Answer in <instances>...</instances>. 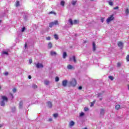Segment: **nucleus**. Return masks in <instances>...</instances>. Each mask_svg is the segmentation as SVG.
Instances as JSON below:
<instances>
[{
    "label": "nucleus",
    "mask_w": 129,
    "mask_h": 129,
    "mask_svg": "<svg viewBox=\"0 0 129 129\" xmlns=\"http://www.w3.org/2000/svg\"><path fill=\"white\" fill-rule=\"evenodd\" d=\"M128 90H129V85H128Z\"/></svg>",
    "instance_id": "680f3d73"
},
{
    "label": "nucleus",
    "mask_w": 129,
    "mask_h": 129,
    "mask_svg": "<svg viewBox=\"0 0 129 129\" xmlns=\"http://www.w3.org/2000/svg\"><path fill=\"white\" fill-rule=\"evenodd\" d=\"M13 92H14V93H15V92H17V89L14 88L13 89Z\"/></svg>",
    "instance_id": "a19ab883"
},
{
    "label": "nucleus",
    "mask_w": 129,
    "mask_h": 129,
    "mask_svg": "<svg viewBox=\"0 0 129 129\" xmlns=\"http://www.w3.org/2000/svg\"><path fill=\"white\" fill-rule=\"evenodd\" d=\"M50 55L51 56H56V55H57V52L55 51H50Z\"/></svg>",
    "instance_id": "9d476101"
},
{
    "label": "nucleus",
    "mask_w": 129,
    "mask_h": 129,
    "mask_svg": "<svg viewBox=\"0 0 129 129\" xmlns=\"http://www.w3.org/2000/svg\"><path fill=\"white\" fill-rule=\"evenodd\" d=\"M68 69H69L70 70H72V69H74V67L72 66L71 64H69L67 66Z\"/></svg>",
    "instance_id": "f8f14e48"
},
{
    "label": "nucleus",
    "mask_w": 129,
    "mask_h": 129,
    "mask_svg": "<svg viewBox=\"0 0 129 129\" xmlns=\"http://www.w3.org/2000/svg\"><path fill=\"white\" fill-rule=\"evenodd\" d=\"M78 89H79V90H81L82 89V86H80L79 87Z\"/></svg>",
    "instance_id": "8fccbe9b"
},
{
    "label": "nucleus",
    "mask_w": 129,
    "mask_h": 129,
    "mask_svg": "<svg viewBox=\"0 0 129 129\" xmlns=\"http://www.w3.org/2000/svg\"><path fill=\"white\" fill-rule=\"evenodd\" d=\"M113 20H114V17H113V14H112L110 16V17H109L107 20H106V22L107 23H110V22H111V21H113Z\"/></svg>",
    "instance_id": "7ed1b4c3"
},
{
    "label": "nucleus",
    "mask_w": 129,
    "mask_h": 129,
    "mask_svg": "<svg viewBox=\"0 0 129 129\" xmlns=\"http://www.w3.org/2000/svg\"><path fill=\"white\" fill-rule=\"evenodd\" d=\"M46 40H47L48 41L51 40V37L50 36H48L47 37H46Z\"/></svg>",
    "instance_id": "79ce46f5"
},
{
    "label": "nucleus",
    "mask_w": 129,
    "mask_h": 129,
    "mask_svg": "<svg viewBox=\"0 0 129 129\" xmlns=\"http://www.w3.org/2000/svg\"><path fill=\"white\" fill-rule=\"evenodd\" d=\"M32 88H33V89H37V88H38V86H37V85L33 84Z\"/></svg>",
    "instance_id": "4be33fe9"
},
{
    "label": "nucleus",
    "mask_w": 129,
    "mask_h": 129,
    "mask_svg": "<svg viewBox=\"0 0 129 129\" xmlns=\"http://www.w3.org/2000/svg\"><path fill=\"white\" fill-rule=\"evenodd\" d=\"M60 6H62V7H64V6H65V1H60Z\"/></svg>",
    "instance_id": "6ab92c4d"
},
{
    "label": "nucleus",
    "mask_w": 129,
    "mask_h": 129,
    "mask_svg": "<svg viewBox=\"0 0 129 129\" xmlns=\"http://www.w3.org/2000/svg\"><path fill=\"white\" fill-rule=\"evenodd\" d=\"M118 9H119L118 6L113 8V10H118Z\"/></svg>",
    "instance_id": "49530a36"
},
{
    "label": "nucleus",
    "mask_w": 129,
    "mask_h": 129,
    "mask_svg": "<svg viewBox=\"0 0 129 129\" xmlns=\"http://www.w3.org/2000/svg\"><path fill=\"white\" fill-rule=\"evenodd\" d=\"M76 84H77V81H76V79H72L68 82L69 87L71 86H72V87H75L76 86Z\"/></svg>",
    "instance_id": "f257e3e1"
},
{
    "label": "nucleus",
    "mask_w": 129,
    "mask_h": 129,
    "mask_svg": "<svg viewBox=\"0 0 129 129\" xmlns=\"http://www.w3.org/2000/svg\"><path fill=\"white\" fill-rule=\"evenodd\" d=\"M54 117H58V113H54L53 114Z\"/></svg>",
    "instance_id": "4c0bfd02"
},
{
    "label": "nucleus",
    "mask_w": 129,
    "mask_h": 129,
    "mask_svg": "<svg viewBox=\"0 0 129 129\" xmlns=\"http://www.w3.org/2000/svg\"><path fill=\"white\" fill-rule=\"evenodd\" d=\"M48 48L49 49H51L52 48V43L51 42H49L48 44Z\"/></svg>",
    "instance_id": "c85d7f7f"
},
{
    "label": "nucleus",
    "mask_w": 129,
    "mask_h": 129,
    "mask_svg": "<svg viewBox=\"0 0 129 129\" xmlns=\"http://www.w3.org/2000/svg\"><path fill=\"white\" fill-rule=\"evenodd\" d=\"M1 106H5L6 105V103H5V101H2L1 103Z\"/></svg>",
    "instance_id": "5701e85b"
},
{
    "label": "nucleus",
    "mask_w": 129,
    "mask_h": 129,
    "mask_svg": "<svg viewBox=\"0 0 129 129\" xmlns=\"http://www.w3.org/2000/svg\"><path fill=\"white\" fill-rule=\"evenodd\" d=\"M118 46L119 47L120 49H122V48H123V43L121 42V41H119L118 42Z\"/></svg>",
    "instance_id": "423d86ee"
},
{
    "label": "nucleus",
    "mask_w": 129,
    "mask_h": 129,
    "mask_svg": "<svg viewBox=\"0 0 129 129\" xmlns=\"http://www.w3.org/2000/svg\"><path fill=\"white\" fill-rule=\"evenodd\" d=\"M74 124H75V122H74V121H71L70 123V126H73V125H74Z\"/></svg>",
    "instance_id": "b1692460"
},
{
    "label": "nucleus",
    "mask_w": 129,
    "mask_h": 129,
    "mask_svg": "<svg viewBox=\"0 0 129 129\" xmlns=\"http://www.w3.org/2000/svg\"><path fill=\"white\" fill-rule=\"evenodd\" d=\"M2 55H7V56H8L9 52L6 51H3L2 52Z\"/></svg>",
    "instance_id": "2eb2a0df"
},
{
    "label": "nucleus",
    "mask_w": 129,
    "mask_h": 129,
    "mask_svg": "<svg viewBox=\"0 0 129 129\" xmlns=\"http://www.w3.org/2000/svg\"><path fill=\"white\" fill-rule=\"evenodd\" d=\"M2 98L3 101L7 102V101H8V100H9V99L6 96H2Z\"/></svg>",
    "instance_id": "6e6552de"
},
{
    "label": "nucleus",
    "mask_w": 129,
    "mask_h": 129,
    "mask_svg": "<svg viewBox=\"0 0 129 129\" xmlns=\"http://www.w3.org/2000/svg\"><path fill=\"white\" fill-rule=\"evenodd\" d=\"M128 14H129V10L128 9H126L125 10V14L126 16H128Z\"/></svg>",
    "instance_id": "c756f323"
},
{
    "label": "nucleus",
    "mask_w": 129,
    "mask_h": 129,
    "mask_svg": "<svg viewBox=\"0 0 129 129\" xmlns=\"http://www.w3.org/2000/svg\"><path fill=\"white\" fill-rule=\"evenodd\" d=\"M47 106L49 108H52L53 105L52 104V102H51V101H49L47 102Z\"/></svg>",
    "instance_id": "0eeeda50"
},
{
    "label": "nucleus",
    "mask_w": 129,
    "mask_h": 129,
    "mask_svg": "<svg viewBox=\"0 0 129 129\" xmlns=\"http://www.w3.org/2000/svg\"><path fill=\"white\" fill-rule=\"evenodd\" d=\"M26 30V27H23L22 28V30H21V32L22 33H23V32H25V30Z\"/></svg>",
    "instance_id": "72a5a7b5"
},
{
    "label": "nucleus",
    "mask_w": 129,
    "mask_h": 129,
    "mask_svg": "<svg viewBox=\"0 0 129 129\" xmlns=\"http://www.w3.org/2000/svg\"><path fill=\"white\" fill-rule=\"evenodd\" d=\"M2 89V87L0 86V89Z\"/></svg>",
    "instance_id": "e2e57ef3"
},
{
    "label": "nucleus",
    "mask_w": 129,
    "mask_h": 129,
    "mask_svg": "<svg viewBox=\"0 0 129 129\" xmlns=\"http://www.w3.org/2000/svg\"><path fill=\"white\" fill-rule=\"evenodd\" d=\"M108 78L111 80V81H113L114 79V77H113L112 76H109Z\"/></svg>",
    "instance_id": "aec40b11"
},
{
    "label": "nucleus",
    "mask_w": 129,
    "mask_h": 129,
    "mask_svg": "<svg viewBox=\"0 0 129 129\" xmlns=\"http://www.w3.org/2000/svg\"><path fill=\"white\" fill-rule=\"evenodd\" d=\"M49 14H54V15H56V13L54 12H53V11L50 12Z\"/></svg>",
    "instance_id": "09e8293b"
},
{
    "label": "nucleus",
    "mask_w": 129,
    "mask_h": 129,
    "mask_svg": "<svg viewBox=\"0 0 129 129\" xmlns=\"http://www.w3.org/2000/svg\"><path fill=\"white\" fill-rule=\"evenodd\" d=\"M83 129H87V127L83 128Z\"/></svg>",
    "instance_id": "bf43d9fd"
},
{
    "label": "nucleus",
    "mask_w": 129,
    "mask_h": 129,
    "mask_svg": "<svg viewBox=\"0 0 129 129\" xmlns=\"http://www.w3.org/2000/svg\"><path fill=\"white\" fill-rule=\"evenodd\" d=\"M54 39L55 40H59V37L58 36V35L57 34H54Z\"/></svg>",
    "instance_id": "bb28decb"
},
{
    "label": "nucleus",
    "mask_w": 129,
    "mask_h": 129,
    "mask_svg": "<svg viewBox=\"0 0 129 129\" xmlns=\"http://www.w3.org/2000/svg\"><path fill=\"white\" fill-rule=\"evenodd\" d=\"M101 100H102V97H100V98H99V101H101Z\"/></svg>",
    "instance_id": "4d7b16f0"
},
{
    "label": "nucleus",
    "mask_w": 129,
    "mask_h": 129,
    "mask_svg": "<svg viewBox=\"0 0 129 129\" xmlns=\"http://www.w3.org/2000/svg\"><path fill=\"white\" fill-rule=\"evenodd\" d=\"M73 59L74 62H75V63H76V57H75V55H74L73 56Z\"/></svg>",
    "instance_id": "473e14b6"
},
{
    "label": "nucleus",
    "mask_w": 129,
    "mask_h": 129,
    "mask_svg": "<svg viewBox=\"0 0 129 129\" xmlns=\"http://www.w3.org/2000/svg\"><path fill=\"white\" fill-rule=\"evenodd\" d=\"M126 59L128 62H129V54H128L126 57Z\"/></svg>",
    "instance_id": "37998d69"
},
{
    "label": "nucleus",
    "mask_w": 129,
    "mask_h": 129,
    "mask_svg": "<svg viewBox=\"0 0 129 129\" xmlns=\"http://www.w3.org/2000/svg\"><path fill=\"white\" fill-rule=\"evenodd\" d=\"M2 22H3V21L0 20V24H1V23H2Z\"/></svg>",
    "instance_id": "052dcab7"
},
{
    "label": "nucleus",
    "mask_w": 129,
    "mask_h": 129,
    "mask_svg": "<svg viewBox=\"0 0 129 129\" xmlns=\"http://www.w3.org/2000/svg\"><path fill=\"white\" fill-rule=\"evenodd\" d=\"M2 126H3V125L0 124V127H2Z\"/></svg>",
    "instance_id": "13d9d810"
},
{
    "label": "nucleus",
    "mask_w": 129,
    "mask_h": 129,
    "mask_svg": "<svg viewBox=\"0 0 129 129\" xmlns=\"http://www.w3.org/2000/svg\"><path fill=\"white\" fill-rule=\"evenodd\" d=\"M62 85L63 87H66V86H68V81L67 80H65L62 81Z\"/></svg>",
    "instance_id": "20e7f679"
},
{
    "label": "nucleus",
    "mask_w": 129,
    "mask_h": 129,
    "mask_svg": "<svg viewBox=\"0 0 129 129\" xmlns=\"http://www.w3.org/2000/svg\"><path fill=\"white\" fill-rule=\"evenodd\" d=\"M108 4L109 5V6H113V2L111 1H109Z\"/></svg>",
    "instance_id": "7c9ffc66"
},
{
    "label": "nucleus",
    "mask_w": 129,
    "mask_h": 129,
    "mask_svg": "<svg viewBox=\"0 0 129 129\" xmlns=\"http://www.w3.org/2000/svg\"><path fill=\"white\" fill-rule=\"evenodd\" d=\"M71 4H72V6H75L76 5V4H77V1H72L71 2Z\"/></svg>",
    "instance_id": "a211bd4d"
},
{
    "label": "nucleus",
    "mask_w": 129,
    "mask_h": 129,
    "mask_svg": "<svg viewBox=\"0 0 129 129\" xmlns=\"http://www.w3.org/2000/svg\"><path fill=\"white\" fill-rule=\"evenodd\" d=\"M103 96V93H99L97 95V97H102Z\"/></svg>",
    "instance_id": "ddd939ff"
},
{
    "label": "nucleus",
    "mask_w": 129,
    "mask_h": 129,
    "mask_svg": "<svg viewBox=\"0 0 129 129\" xmlns=\"http://www.w3.org/2000/svg\"><path fill=\"white\" fill-rule=\"evenodd\" d=\"M5 75H6V76L9 75V73L8 72H5Z\"/></svg>",
    "instance_id": "3c124183"
},
{
    "label": "nucleus",
    "mask_w": 129,
    "mask_h": 129,
    "mask_svg": "<svg viewBox=\"0 0 129 129\" xmlns=\"http://www.w3.org/2000/svg\"><path fill=\"white\" fill-rule=\"evenodd\" d=\"M11 110H12V112H13V113H15V112H16V110H17V109H16V107L15 106L12 107Z\"/></svg>",
    "instance_id": "9b49d317"
},
{
    "label": "nucleus",
    "mask_w": 129,
    "mask_h": 129,
    "mask_svg": "<svg viewBox=\"0 0 129 129\" xmlns=\"http://www.w3.org/2000/svg\"><path fill=\"white\" fill-rule=\"evenodd\" d=\"M120 108V106L119 105H116L115 106V109H117V110H118V109H119Z\"/></svg>",
    "instance_id": "393cba45"
},
{
    "label": "nucleus",
    "mask_w": 129,
    "mask_h": 129,
    "mask_svg": "<svg viewBox=\"0 0 129 129\" xmlns=\"http://www.w3.org/2000/svg\"><path fill=\"white\" fill-rule=\"evenodd\" d=\"M10 94L12 96V99L14 98V95H13V94H12V93H10Z\"/></svg>",
    "instance_id": "864d4df0"
},
{
    "label": "nucleus",
    "mask_w": 129,
    "mask_h": 129,
    "mask_svg": "<svg viewBox=\"0 0 129 129\" xmlns=\"http://www.w3.org/2000/svg\"><path fill=\"white\" fill-rule=\"evenodd\" d=\"M27 43H26V44H25V49L27 48Z\"/></svg>",
    "instance_id": "6e6d98bb"
},
{
    "label": "nucleus",
    "mask_w": 129,
    "mask_h": 129,
    "mask_svg": "<svg viewBox=\"0 0 129 129\" xmlns=\"http://www.w3.org/2000/svg\"><path fill=\"white\" fill-rule=\"evenodd\" d=\"M69 24L71 25V26H73V21L72 19H70L68 21Z\"/></svg>",
    "instance_id": "4468645a"
},
{
    "label": "nucleus",
    "mask_w": 129,
    "mask_h": 129,
    "mask_svg": "<svg viewBox=\"0 0 129 129\" xmlns=\"http://www.w3.org/2000/svg\"><path fill=\"white\" fill-rule=\"evenodd\" d=\"M29 63L30 64H32L33 63V60L31 59H29Z\"/></svg>",
    "instance_id": "de8ad7c7"
},
{
    "label": "nucleus",
    "mask_w": 129,
    "mask_h": 129,
    "mask_svg": "<svg viewBox=\"0 0 129 129\" xmlns=\"http://www.w3.org/2000/svg\"><path fill=\"white\" fill-rule=\"evenodd\" d=\"M36 68H37L38 69H40V68H44V65L39 62L36 64Z\"/></svg>",
    "instance_id": "39448f33"
},
{
    "label": "nucleus",
    "mask_w": 129,
    "mask_h": 129,
    "mask_svg": "<svg viewBox=\"0 0 129 129\" xmlns=\"http://www.w3.org/2000/svg\"><path fill=\"white\" fill-rule=\"evenodd\" d=\"M101 22L102 23H103V22H104V18H101Z\"/></svg>",
    "instance_id": "a18cd8bd"
},
{
    "label": "nucleus",
    "mask_w": 129,
    "mask_h": 129,
    "mask_svg": "<svg viewBox=\"0 0 129 129\" xmlns=\"http://www.w3.org/2000/svg\"><path fill=\"white\" fill-rule=\"evenodd\" d=\"M59 77H56L55 78V81H56V82H58V81H59Z\"/></svg>",
    "instance_id": "e433bc0d"
},
{
    "label": "nucleus",
    "mask_w": 129,
    "mask_h": 129,
    "mask_svg": "<svg viewBox=\"0 0 129 129\" xmlns=\"http://www.w3.org/2000/svg\"><path fill=\"white\" fill-rule=\"evenodd\" d=\"M19 6H20V2L17 1L16 2V7H19Z\"/></svg>",
    "instance_id": "f704fd0d"
},
{
    "label": "nucleus",
    "mask_w": 129,
    "mask_h": 129,
    "mask_svg": "<svg viewBox=\"0 0 129 129\" xmlns=\"http://www.w3.org/2000/svg\"><path fill=\"white\" fill-rule=\"evenodd\" d=\"M84 114H85L84 112H81V113H80V116L81 117H82V116H84Z\"/></svg>",
    "instance_id": "2f4dec72"
},
{
    "label": "nucleus",
    "mask_w": 129,
    "mask_h": 129,
    "mask_svg": "<svg viewBox=\"0 0 129 129\" xmlns=\"http://www.w3.org/2000/svg\"><path fill=\"white\" fill-rule=\"evenodd\" d=\"M49 83H50V82H49V81H44V84L45 85H49Z\"/></svg>",
    "instance_id": "cd10ccee"
},
{
    "label": "nucleus",
    "mask_w": 129,
    "mask_h": 129,
    "mask_svg": "<svg viewBox=\"0 0 129 129\" xmlns=\"http://www.w3.org/2000/svg\"><path fill=\"white\" fill-rule=\"evenodd\" d=\"M96 102V100H95L93 102H91V105H90L91 107H92V106L94 105V103H95Z\"/></svg>",
    "instance_id": "a878e982"
},
{
    "label": "nucleus",
    "mask_w": 129,
    "mask_h": 129,
    "mask_svg": "<svg viewBox=\"0 0 129 129\" xmlns=\"http://www.w3.org/2000/svg\"><path fill=\"white\" fill-rule=\"evenodd\" d=\"M59 25V22L57 20H55L54 22H51L49 24V28H52L54 25L58 26Z\"/></svg>",
    "instance_id": "f03ea898"
},
{
    "label": "nucleus",
    "mask_w": 129,
    "mask_h": 129,
    "mask_svg": "<svg viewBox=\"0 0 129 129\" xmlns=\"http://www.w3.org/2000/svg\"><path fill=\"white\" fill-rule=\"evenodd\" d=\"M121 65V64L120 63V62H118L117 63V67H120Z\"/></svg>",
    "instance_id": "58836bf2"
},
{
    "label": "nucleus",
    "mask_w": 129,
    "mask_h": 129,
    "mask_svg": "<svg viewBox=\"0 0 129 129\" xmlns=\"http://www.w3.org/2000/svg\"><path fill=\"white\" fill-rule=\"evenodd\" d=\"M48 120L49 121H52V118H50Z\"/></svg>",
    "instance_id": "5fc2aeb1"
},
{
    "label": "nucleus",
    "mask_w": 129,
    "mask_h": 129,
    "mask_svg": "<svg viewBox=\"0 0 129 129\" xmlns=\"http://www.w3.org/2000/svg\"><path fill=\"white\" fill-rule=\"evenodd\" d=\"M100 114H101L102 115H103L104 114V110L103 109H101L100 110Z\"/></svg>",
    "instance_id": "412c9836"
},
{
    "label": "nucleus",
    "mask_w": 129,
    "mask_h": 129,
    "mask_svg": "<svg viewBox=\"0 0 129 129\" xmlns=\"http://www.w3.org/2000/svg\"><path fill=\"white\" fill-rule=\"evenodd\" d=\"M93 51H95L96 50V45L95 42H93Z\"/></svg>",
    "instance_id": "1a4fd4ad"
},
{
    "label": "nucleus",
    "mask_w": 129,
    "mask_h": 129,
    "mask_svg": "<svg viewBox=\"0 0 129 129\" xmlns=\"http://www.w3.org/2000/svg\"><path fill=\"white\" fill-rule=\"evenodd\" d=\"M89 110V109L88 107L84 108L85 111H88Z\"/></svg>",
    "instance_id": "ea45409f"
},
{
    "label": "nucleus",
    "mask_w": 129,
    "mask_h": 129,
    "mask_svg": "<svg viewBox=\"0 0 129 129\" xmlns=\"http://www.w3.org/2000/svg\"><path fill=\"white\" fill-rule=\"evenodd\" d=\"M29 79H32V76L31 75L28 76Z\"/></svg>",
    "instance_id": "603ef678"
},
{
    "label": "nucleus",
    "mask_w": 129,
    "mask_h": 129,
    "mask_svg": "<svg viewBox=\"0 0 129 129\" xmlns=\"http://www.w3.org/2000/svg\"><path fill=\"white\" fill-rule=\"evenodd\" d=\"M62 56L63 59H65L66 57H67V53L66 52H63Z\"/></svg>",
    "instance_id": "dca6fc26"
},
{
    "label": "nucleus",
    "mask_w": 129,
    "mask_h": 129,
    "mask_svg": "<svg viewBox=\"0 0 129 129\" xmlns=\"http://www.w3.org/2000/svg\"><path fill=\"white\" fill-rule=\"evenodd\" d=\"M74 24H75V25L78 24V20H74Z\"/></svg>",
    "instance_id": "c9c22d12"
},
{
    "label": "nucleus",
    "mask_w": 129,
    "mask_h": 129,
    "mask_svg": "<svg viewBox=\"0 0 129 129\" xmlns=\"http://www.w3.org/2000/svg\"><path fill=\"white\" fill-rule=\"evenodd\" d=\"M27 19H28V16H27V15H25L24 21H27Z\"/></svg>",
    "instance_id": "c03bdc74"
},
{
    "label": "nucleus",
    "mask_w": 129,
    "mask_h": 129,
    "mask_svg": "<svg viewBox=\"0 0 129 129\" xmlns=\"http://www.w3.org/2000/svg\"><path fill=\"white\" fill-rule=\"evenodd\" d=\"M19 108H23V101H20L19 103Z\"/></svg>",
    "instance_id": "f3484780"
}]
</instances>
